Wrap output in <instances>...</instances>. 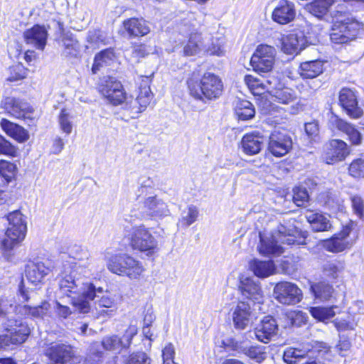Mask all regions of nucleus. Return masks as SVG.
I'll list each match as a JSON object with an SVG mask.
<instances>
[{"mask_svg":"<svg viewBox=\"0 0 364 364\" xmlns=\"http://www.w3.org/2000/svg\"><path fill=\"white\" fill-rule=\"evenodd\" d=\"M49 309L50 304L47 301L43 302L40 306L31 307V317L43 318L47 315Z\"/></svg>","mask_w":364,"mask_h":364,"instance_id":"58","label":"nucleus"},{"mask_svg":"<svg viewBox=\"0 0 364 364\" xmlns=\"http://www.w3.org/2000/svg\"><path fill=\"white\" fill-rule=\"evenodd\" d=\"M10 334L0 335V349L9 347L11 345L21 344L26 341L31 331L26 323H20L13 331H6Z\"/></svg>","mask_w":364,"mask_h":364,"instance_id":"25","label":"nucleus"},{"mask_svg":"<svg viewBox=\"0 0 364 364\" xmlns=\"http://www.w3.org/2000/svg\"><path fill=\"white\" fill-rule=\"evenodd\" d=\"M152 100V93L149 87H141L139 93L136 98L126 95L122 102L124 109L129 112L130 117L136 119L139 114L144 112L149 105Z\"/></svg>","mask_w":364,"mask_h":364,"instance_id":"11","label":"nucleus"},{"mask_svg":"<svg viewBox=\"0 0 364 364\" xmlns=\"http://www.w3.org/2000/svg\"><path fill=\"white\" fill-rule=\"evenodd\" d=\"M146 214L155 219H161L170 215L167 204L156 196H149L144 201Z\"/></svg>","mask_w":364,"mask_h":364,"instance_id":"24","label":"nucleus"},{"mask_svg":"<svg viewBox=\"0 0 364 364\" xmlns=\"http://www.w3.org/2000/svg\"><path fill=\"white\" fill-rule=\"evenodd\" d=\"M235 112L241 120H248L255 114L252 104L247 100L238 101L235 107Z\"/></svg>","mask_w":364,"mask_h":364,"instance_id":"45","label":"nucleus"},{"mask_svg":"<svg viewBox=\"0 0 364 364\" xmlns=\"http://www.w3.org/2000/svg\"><path fill=\"white\" fill-rule=\"evenodd\" d=\"M46 356L50 360L49 364H76L77 358L70 345L57 343L47 349Z\"/></svg>","mask_w":364,"mask_h":364,"instance_id":"13","label":"nucleus"},{"mask_svg":"<svg viewBox=\"0 0 364 364\" xmlns=\"http://www.w3.org/2000/svg\"><path fill=\"white\" fill-rule=\"evenodd\" d=\"M293 200L297 206H302L309 200V194L305 188L296 187L294 189Z\"/></svg>","mask_w":364,"mask_h":364,"instance_id":"56","label":"nucleus"},{"mask_svg":"<svg viewBox=\"0 0 364 364\" xmlns=\"http://www.w3.org/2000/svg\"><path fill=\"white\" fill-rule=\"evenodd\" d=\"M63 55L66 58H76L80 54L79 42L72 34L65 33L62 37Z\"/></svg>","mask_w":364,"mask_h":364,"instance_id":"37","label":"nucleus"},{"mask_svg":"<svg viewBox=\"0 0 364 364\" xmlns=\"http://www.w3.org/2000/svg\"><path fill=\"white\" fill-rule=\"evenodd\" d=\"M335 0H314L308 6V9L314 16L321 18L328 11Z\"/></svg>","mask_w":364,"mask_h":364,"instance_id":"43","label":"nucleus"},{"mask_svg":"<svg viewBox=\"0 0 364 364\" xmlns=\"http://www.w3.org/2000/svg\"><path fill=\"white\" fill-rule=\"evenodd\" d=\"M309 312L311 316L320 321H325L333 318L336 313L333 311V306L331 307H321L315 306L309 309Z\"/></svg>","mask_w":364,"mask_h":364,"instance_id":"50","label":"nucleus"},{"mask_svg":"<svg viewBox=\"0 0 364 364\" xmlns=\"http://www.w3.org/2000/svg\"><path fill=\"white\" fill-rule=\"evenodd\" d=\"M99 91L107 102L114 105H122L127 95L122 83L112 77H103L99 84Z\"/></svg>","mask_w":364,"mask_h":364,"instance_id":"9","label":"nucleus"},{"mask_svg":"<svg viewBox=\"0 0 364 364\" xmlns=\"http://www.w3.org/2000/svg\"><path fill=\"white\" fill-rule=\"evenodd\" d=\"M16 166L7 161H0V176L4 178L6 183L10 182L16 174Z\"/></svg>","mask_w":364,"mask_h":364,"instance_id":"52","label":"nucleus"},{"mask_svg":"<svg viewBox=\"0 0 364 364\" xmlns=\"http://www.w3.org/2000/svg\"><path fill=\"white\" fill-rule=\"evenodd\" d=\"M239 288L244 296L255 302H262L263 295L261 287L253 279L249 277L242 279Z\"/></svg>","mask_w":364,"mask_h":364,"instance_id":"31","label":"nucleus"},{"mask_svg":"<svg viewBox=\"0 0 364 364\" xmlns=\"http://www.w3.org/2000/svg\"><path fill=\"white\" fill-rule=\"evenodd\" d=\"M55 305V311L58 316L66 318L71 314L72 311L68 306L62 305L58 301H56Z\"/></svg>","mask_w":364,"mask_h":364,"instance_id":"63","label":"nucleus"},{"mask_svg":"<svg viewBox=\"0 0 364 364\" xmlns=\"http://www.w3.org/2000/svg\"><path fill=\"white\" fill-rule=\"evenodd\" d=\"M339 103L346 114L351 118L358 119L363 114V109L358 105L355 92L349 88H342L339 92Z\"/></svg>","mask_w":364,"mask_h":364,"instance_id":"19","label":"nucleus"},{"mask_svg":"<svg viewBox=\"0 0 364 364\" xmlns=\"http://www.w3.org/2000/svg\"><path fill=\"white\" fill-rule=\"evenodd\" d=\"M292 147V141L284 133L274 132L269 136V151L275 156L281 157L287 154Z\"/></svg>","mask_w":364,"mask_h":364,"instance_id":"21","label":"nucleus"},{"mask_svg":"<svg viewBox=\"0 0 364 364\" xmlns=\"http://www.w3.org/2000/svg\"><path fill=\"white\" fill-rule=\"evenodd\" d=\"M250 269L257 277L264 278L273 274L275 266L272 261L255 259L250 263Z\"/></svg>","mask_w":364,"mask_h":364,"instance_id":"39","label":"nucleus"},{"mask_svg":"<svg viewBox=\"0 0 364 364\" xmlns=\"http://www.w3.org/2000/svg\"><path fill=\"white\" fill-rule=\"evenodd\" d=\"M345 268L344 262L340 260L326 262L323 266V274L330 279H336Z\"/></svg>","mask_w":364,"mask_h":364,"instance_id":"42","label":"nucleus"},{"mask_svg":"<svg viewBox=\"0 0 364 364\" xmlns=\"http://www.w3.org/2000/svg\"><path fill=\"white\" fill-rule=\"evenodd\" d=\"M334 14L336 21L333 24L330 38L336 44L346 43L354 39L359 31L363 29V25L353 17L347 16L343 18L342 12L336 11Z\"/></svg>","mask_w":364,"mask_h":364,"instance_id":"6","label":"nucleus"},{"mask_svg":"<svg viewBox=\"0 0 364 364\" xmlns=\"http://www.w3.org/2000/svg\"><path fill=\"white\" fill-rule=\"evenodd\" d=\"M290 318L293 326L299 327L307 322L308 316L303 311H296L290 314Z\"/></svg>","mask_w":364,"mask_h":364,"instance_id":"59","label":"nucleus"},{"mask_svg":"<svg viewBox=\"0 0 364 364\" xmlns=\"http://www.w3.org/2000/svg\"><path fill=\"white\" fill-rule=\"evenodd\" d=\"M295 16L294 4L288 0H280L272 14L273 21L279 24L289 23L295 18Z\"/></svg>","mask_w":364,"mask_h":364,"instance_id":"28","label":"nucleus"},{"mask_svg":"<svg viewBox=\"0 0 364 364\" xmlns=\"http://www.w3.org/2000/svg\"><path fill=\"white\" fill-rule=\"evenodd\" d=\"M278 325L272 316H265L255 328V338L264 343H269L273 336L277 334Z\"/></svg>","mask_w":364,"mask_h":364,"instance_id":"26","label":"nucleus"},{"mask_svg":"<svg viewBox=\"0 0 364 364\" xmlns=\"http://www.w3.org/2000/svg\"><path fill=\"white\" fill-rule=\"evenodd\" d=\"M137 333L134 326H129L122 338L117 336H107L103 338L102 344L107 350H119L122 348L129 347L134 336Z\"/></svg>","mask_w":364,"mask_h":364,"instance_id":"27","label":"nucleus"},{"mask_svg":"<svg viewBox=\"0 0 364 364\" xmlns=\"http://www.w3.org/2000/svg\"><path fill=\"white\" fill-rule=\"evenodd\" d=\"M9 225L4 238H0V258L9 259L14 247L26 236L27 226L22 213L16 210L7 216Z\"/></svg>","mask_w":364,"mask_h":364,"instance_id":"2","label":"nucleus"},{"mask_svg":"<svg viewBox=\"0 0 364 364\" xmlns=\"http://www.w3.org/2000/svg\"><path fill=\"white\" fill-rule=\"evenodd\" d=\"M243 353L245 355L257 363H262L267 358L266 347L262 346L257 345L245 348L243 350Z\"/></svg>","mask_w":364,"mask_h":364,"instance_id":"49","label":"nucleus"},{"mask_svg":"<svg viewBox=\"0 0 364 364\" xmlns=\"http://www.w3.org/2000/svg\"><path fill=\"white\" fill-rule=\"evenodd\" d=\"M123 27L130 38L144 36L150 32L148 23L143 18H128L124 21Z\"/></svg>","mask_w":364,"mask_h":364,"instance_id":"32","label":"nucleus"},{"mask_svg":"<svg viewBox=\"0 0 364 364\" xmlns=\"http://www.w3.org/2000/svg\"><path fill=\"white\" fill-rule=\"evenodd\" d=\"M306 39L301 31H294L282 39V50L287 54H298L306 44Z\"/></svg>","mask_w":364,"mask_h":364,"instance_id":"29","label":"nucleus"},{"mask_svg":"<svg viewBox=\"0 0 364 364\" xmlns=\"http://www.w3.org/2000/svg\"><path fill=\"white\" fill-rule=\"evenodd\" d=\"M244 81L250 92L255 95H260L265 91L270 92L272 82L268 80H262L251 75H247Z\"/></svg>","mask_w":364,"mask_h":364,"instance_id":"36","label":"nucleus"},{"mask_svg":"<svg viewBox=\"0 0 364 364\" xmlns=\"http://www.w3.org/2000/svg\"><path fill=\"white\" fill-rule=\"evenodd\" d=\"M265 139L259 132L247 133L241 141L242 151L250 156L257 154L262 150Z\"/></svg>","mask_w":364,"mask_h":364,"instance_id":"30","label":"nucleus"},{"mask_svg":"<svg viewBox=\"0 0 364 364\" xmlns=\"http://www.w3.org/2000/svg\"><path fill=\"white\" fill-rule=\"evenodd\" d=\"M6 80L10 82L18 81L26 77L28 70L22 64L18 63L8 68Z\"/></svg>","mask_w":364,"mask_h":364,"instance_id":"51","label":"nucleus"},{"mask_svg":"<svg viewBox=\"0 0 364 364\" xmlns=\"http://www.w3.org/2000/svg\"><path fill=\"white\" fill-rule=\"evenodd\" d=\"M116 58V55L112 48L105 49L97 53L94 59L92 70L96 73L101 68L111 65Z\"/></svg>","mask_w":364,"mask_h":364,"instance_id":"40","label":"nucleus"},{"mask_svg":"<svg viewBox=\"0 0 364 364\" xmlns=\"http://www.w3.org/2000/svg\"><path fill=\"white\" fill-rule=\"evenodd\" d=\"M127 364H151V359L145 353L138 352L129 356Z\"/></svg>","mask_w":364,"mask_h":364,"instance_id":"57","label":"nucleus"},{"mask_svg":"<svg viewBox=\"0 0 364 364\" xmlns=\"http://www.w3.org/2000/svg\"><path fill=\"white\" fill-rule=\"evenodd\" d=\"M0 125L7 135L18 142L23 143L29 139L28 132L23 127L6 119H2L0 122Z\"/></svg>","mask_w":364,"mask_h":364,"instance_id":"34","label":"nucleus"},{"mask_svg":"<svg viewBox=\"0 0 364 364\" xmlns=\"http://www.w3.org/2000/svg\"><path fill=\"white\" fill-rule=\"evenodd\" d=\"M323 64L321 60L303 62L300 64L299 73L303 78H315L323 72Z\"/></svg>","mask_w":364,"mask_h":364,"instance_id":"35","label":"nucleus"},{"mask_svg":"<svg viewBox=\"0 0 364 364\" xmlns=\"http://www.w3.org/2000/svg\"><path fill=\"white\" fill-rule=\"evenodd\" d=\"M6 110L17 119L32 120L35 118L33 109L25 101L15 97H7L4 101Z\"/></svg>","mask_w":364,"mask_h":364,"instance_id":"18","label":"nucleus"},{"mask_svg":"<svg viewBox=\"0 0 364 364\" xmlns=\"http://www.w3.org/2000/svg\"><path fill=\"white\" fill-rule=\"evenodd\" d=\"M190 95L196 100H212L218 98L223 90L221 79L216 75L205 73L198 81L194 78L187 80Z\"/></svg>","mask_w":364,"mask_h":364,"instance_id":"3","label":"nucleus"},{"mask_svg":"<svg viewBox=\"0 0 364 364\" xmlns=\"http://www.w3.org/2000/svg\"><path fill=\"white\" fill-rule=\"evenodd\" d=\"M350 154L347 144L341 139H332L325 146L323 160L328 164L343 161Z\"/></svg>","mask_w":364,"mask_h":364,"instance_id":"14","label":"nucleus"},{"mask_svg":"<svg viewBox=\"0 0 364 364\" xmlns=\"http://www.w3.org/2000/svg\"><path fill=\"white\" fill-rule=\"evenodd\" d=\"M306 219L314 231H328L331 228L328 215L318 213H310L306 215Z\"/></svg>","mask_w":364,"mask_h":364,"instance_id":"38","label":"nucleus"},{"mask_svg":"<svg viewBox=\"0 0 364 364\" xmlns=\"http://www.w3.org/2000/svg\"><path fill=\"white\" fill-rule=\"evenodd\" d=\"M349 174L355 178H364V159L353 160L348 167Z\"/></svg>","mask_w":364,"mask_h":364,"instance_id":"53","label":"nucleus"},{"mask_svg":"<svg viewBox=\"0 0 364 364\" xmlns=\"http://www.w3.org/2000/svg\"><path fill=\"white\" fill-rule=\"evenodd\" d=\"M13 307L14 300L12 299L0 297V325L5 331H13L16 328V326H20V323H25L21 320L10 316Z\"/></svg>","mask_w":364,"mask_h":364,"instance_id":"23","label":"nucleus"},{"mask_svg":"<svg viewBox=\"0 0 364 364\" xmlns=\"http://www.w3.org/2000/svg\"><path fill=\"white\" fill-rule=\"evenodd\" d=\"M106 265L113 274L137 279L144 272L141 263L127 254H116L107 256Z\"/></svg>","mask_w":364,"mask_h":364,"instance_id":"5","label":"nucleus"},{"mask_svg":"<svg viewBox=\"0 0 364 364\" xmlns=\"http://www.w3.org/2000/svg\"><path fill=\"white\" fill-rule=\"evenodd\" d=\"M351 230L350 225L345 226L338 234L323 241V247L331 252H340L350 248L355 242V240L350 237Z\"/></svg>","mask_w":364,"mask_h":364,"instance_id":"15","label":"nucleus"},{"mask_svg":"<svg viewBox=\"0 0 364 364\" xmlns=\"http://www.w3.org/2000/svg\"><path fill=\"white\" fill-rule=\"evenodd\" d=\"M207 52L210 55H215L218 56H220L224 54L223 47L220 43H218V41H216L215 43L213 42L211 46L207 49Z\"/></svg>","mask_w":364,"mask_h":364,"instance_id":"64","label":"nucleus"},{"mask_svg":"<svg viewBox=\"0 0 364 364\" xmlns=\"http://www.w3.org/2000/svg\"><path fill=\"white\" fill-rule=\"evenodd\" d=\"M305 132L306 134L311 138H314L317 136L319 132L318 122L316 121H313L311 122L306 123Z\"/></svg>","mask_w":364,"mask_h":364,"instance_id":"62","label":"nucleus"},{"mask_svg":"<svg viewBox=\"0 0 364 364\" xmlns=\"http://www.w3.org/2000/svg\"><path fill=\"white\" fill-rule=\"evenodd\" d=\"M311 290L316 298L321 301L329 300L333 294V287L325 282H319L311 286Z\"/></svg>","mask_w":364,"mask_h":364,"instance_id":"46","label":"nucleus"},{"mask_svg":"<svg viewBox=\"0 0 364 364\" xmlns=\"http://www.w3.org/2000/svg\"><path fill=\"white\" fill-rule=\"evenodd\" d=\"M95 296L92 299L86 298L89 307L90 308V301H95L97 318L106 320L114 316L117 309L114 296L105 291L102 287L96 288L95 286Z\"/></svg>","mask_w":364,"mask_h":364,"instance_id":"8","label":"nucleus"},{"mask_svg":"<svg viewBox=\"0 0 364 364\" xmlns=\"http://www.w3.org/2000/svg\"><path fill=\"white\" fill-rule=\"evenodd\" d=\"M48 31L45 26L38 24L26 30L23 33L25 43L39 50H43L47 44Z\"/></svg>","mask_w":364,"mask_h":364,"instance_id":"20","label":"nucleus"},{"mask_svg":"<svg viewBox=\"0 0 364 364\" xmlns=\"http://www.w3.org/2000/svg\"><path fill=\"white\" fill-rule=\"evenodd\" d=\"M130 245L134 250L152 255L159 250L158 242L150 230L144 225L132 229Z\"/></svg>","mask_w":364,"mask_h":364,"instance_id":"7","label":"nucleus"},{"mask_svg":"<svg viewBox=\"0 0 364 364\" xmlns=\"http://www.w3.org/2000/svg\"><path fill=\"white\" fill-rule=\"evenodd\" d=\"M15 314L20 316L31 317V306L28 305H14L11 309Z\"/></svg>","mask_w":364,"mask_h":364,"instance_id":"61","label":"nucleus"},{"mask_svg":"<svg viewBox=\"0 0 364 364\" xmlns=\"http://www.w3.org/2000/svg\"><path fill=\"white\" fill-rule=\"evenodd\" d=\"M274 298L281 304L295 305L299 303L303 297L301 290L294 283L281 282L274 288Z\"/></svg>","mask_w":364,"mask_h":364,"instance_id":"12","label":"nucleus"},{"mask_svg":"<svg viewBox=\"0 0 364 364\" xmlns=\"http://www.w3.org/2000/svg\"><path fill=\"white\" fill-rule=\"evenodd\" d=\"M326 348V343L318 341H314V343H306L301 348H288L284 352L283 359L287 364H296L301 359L304 358L308 353L314 348H316V350H320Z\"/></svg>","mask_w":364,"mask_h":364,"instance_id":"22","label":"nucleus"},{"mask_svg":"<svg viewBox=\"0 0 364 364\" xmlns=\"http://www.w3.org/2000/svg\"><path fill=\"white\" fill-rule=\"evenodd\" d=\"M87 41L93 45L99 46L100 44L105 45L107 43V39L105 34L101 30H92L88 32Z\"/></svg>","mask_w":364,"mask_h":364,"instance_id":"54","label":"nucleus"},{"mask_svg":"<svg viewBox=\"0 0 364 364\" xmlns=\"http://www.w3.org/2000/svg\"><path fill=\"white\" fill-rule=\"evenodd\" d=\"M351 203L355 213L361 217L364 212V203L363 199L358 196L351 197Z\"/></svg>","mask_w":364,"mask_h":364,"instance_id":"60","label":"nucleus"},{"mask_svg":"<svg viewBox=\"0 0 364 364\" xmlns=\"http://www.w3.org/2000/svg\"><path fill=\"white\" fill-rule=\"evenodd\" d=\"M80 266L75 264L68 267L60 276L59 290L63 295L71 298V304L79 313L86 314L90 311L87 299H92L95 296V285L86 281L78 274Z\"/></svg>","mask_w":364,"mask_h":364,"instance_id":"1","label":"nucleus"},{"mask_svg":"<svg viewBox=\"0 0 364 364\" xmlns=\"http://www.w3.org/2000/svg\"><path fill=\"white\" fill-rule=\"evenodd\" d=\"M198 215V208L196 205H190L181 212L178 223L188 228L197 220Z\"/></svg>","mask_w":364,"mask_h":364,"instance_id":"44","label":"nucleus"},{"mask_svg":"<svg viewBox=\"0 0 364 364\" xmlns=\"http://www.w3.org/2000/svg\"><path fill=\"white\" fill-rule=\"evenodd\" d=\"M202 46L201 36L198 34L191 36L188 43L183 48V53L186 56H191L198 54Z\"/></svg>","mask_w":364,"mask_h":364,"instance_id":"48","label":"nucleus"},{"mask_svg":"<svg viewBox=\"0 0 364 364\" xmlns=\"http://www.w3.org/2000/svg\"><path fill=\"white\" fill-rule=\"evenodd\" d=\"M291 231L281 225L275 235H265L260 233V243L257 247L259 252L267 257L279 256L283 252V247L279 242L289 245H299L304 243V240L302 242L297 240Z\"/></svg>","mask_w":364,"mask_h":364,"instance_id":"4","label":"nucleus"},{"mask_svg":"<svg viewBox=\"0 0 364 364\" xmlns=\"http://www.w3.org/2000/svg\"><path fill=\"white\" fill-rule=\"evenodd\" d=\"M17 149L0 134V154L16 156Z\"/></svg>","mask_w":364,"mask_h":364,"instance_id":"55","label":"nucleus"},{"mask_svg":"<svg viewBox=\"0 0 364 364\" xmlns=\"http://www.w3.org/2000/svg\"><path fill=\"white\" fill-rule=\"evenodd\" d=\"M73 116L67 109H61L58 117V122L60 130L66 135L70 134L73 131Z\"/></svg>","mask_w":364,"mask_h":364,"instance_id":"47","label":"nucleus"},{"mask_svg":"<svg viewBox=\"0 0 364 364\" xmlns=\"http://www.w3.org/2000/svg\"><path fill=\"white\" fill-rule=\"evenodd\" d=\"M276 49L267 44H260L253 53L250 63L257 73H268L273 67Z\"/></svg>","mask_w":364,"mask_h":364,"instance_id":"10","label":"nucleus"},{"mask_svg":"<svg viewBox=\"0 0 364 364\" xmlns=\"http://www.w3.org/2000/svg\"><path fill=\"white\" fill-rule=\"evenodd\" d=\"M233 326L237 330H245L252 322L253 313L250 305L245 301H239L230 309Z\"/></svg>","mask_w":364,"mask_h":364,"instance_id":"17","label":"nucleus"},{"mask_svg":"<svg viewBox=\"0 0 364 364\" xmlns=\"http://www.w3.org/2000/svg\"><path fill=\"white\" fill-rule=\"evenodd\" d=\"M328 124L331 129H337L348 135L352 144L360 145L361 144L362 134L355 126L341 119L333 112L328 114Z\"/></svg>","mask_w":364,"mask_h":364,"instance_id":"16","label":"nucleus"},{"mask_svg":"<svg viewBox=\"0 0 364 364\" xmlns=\"http://www.w3.org/2000/svg\"><path fill=\"white\" fill-rule=\"evenodd\" d=\"M272 92L274 101L280 104L289 105L294 102L296 100L295 92L289 87L275 89Z\"/></svg>","mask_w":364,"mask_h":364,"instance_id":"41","label":"nucleus"},{"mask_svg":"<svg viewBox=\"0 0 364 364\" xmlns=\"http://www.w3.org/2000/svg\"><path fill=\"white\" fill-rule=\"evenodd\" d=\"M50 269L41 262H30L26 267V277L32 284H38L48 274Z\"/></svg>","mask_w":364,"mask_h":364,"instance_id":"33","label":"nucleus"}]
</instances>
